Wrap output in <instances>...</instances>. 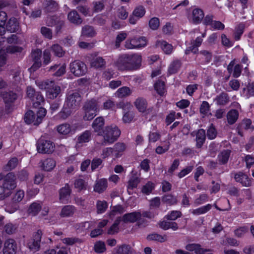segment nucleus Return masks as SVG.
<instances>
[{"mask_svg": "<svg viewBox=\"0 0 254 254\" xmlns=\"http://www.w3.org/2000/svg\"><path fill=\"white\" fill-rule=\"evenodd\" d=\"M15 187V176L11 173H8L4 178L2 186L0 187V199L3 200L9 196Z\"/></svg>", "mask_w": 254, "mask_h": 254, "instance_id": "1", "label": "nucleus"}, {"mask_svg": "<svg viewBox=\"0 0 254 254\" xmlns=\"http://www.w3.org/2000/svg\"><path fill=\"white\" fill-rule=\"evenodd\" d=\"M80 101L81 97L78 92H74L69 93L64 105L63 112L67 115H69L78 107Z\"/></svg>", "mask_w": 254, "mask_h": 254, "instance_id": "2", "label": "nucleus"}, {"mask_svg": "<svg viewBox=\"0 0 254 254\" xmlns=\"http://www.w3.org/2000/svg\"><path fill=\"white\" fill-rule=\"evenodd\" d=\"M46 114V110L43 108L39 109L36 115L32 111H28L25 115L24 120L28 124L33 123L34 125H38L41 123Z\"/></svg>", "mask_w": 254, "mask_h": 254, "instance_id": "3", "label": "nucleus"}, {"mask_svg": "<svg viewBox=\"0 0 254 254\" xmlns=\"http://www.w3.org/2000/svg\"><path fill=\"white\" fill-rule=\"evenodd\" d=\"M121 131L116 126L107 127L103 132L102 136L105 142L112 143L119 137Z\"/></svg>", "mask_w": 254, "mask_h": 254, "instance_id": "4", "label": "nucleus"}, {"mask_svg": "<svg viewBox=\"0 0 254 254\" xmlns=\"http://www.w3.org/2000/svg\"><path fill=\"white\" fill-rule=\"evenodd\" d=\"M147 44V39L145 37H133L127 39L125 44L127 49H140L145 47Z\"/></svg>", "mask_w": 254, "mask_h": 254, "instance_id": "5", "label": "nucleus"}, {"mask_svg": "<svg viewBox=\"0 0 254 254\" xmlns=\"http://www.w3.org/2000/svg\"><path fill=\"white\" fill-rule=\"evenodd\" d=\"M84 115L83 119L84 120H91L97 115L98 111L97 103L96 100H93L87 102L84 106Z\"/></svg>", "mask_w": 254, "mask_h": 254, "instance_id": "6", "label": "nucleus"}, {"mask_svg": "<svg viewBox=\"0 0 254 254\" xmlns=\"http://www.w3.org/2000/svg\"><path fill=\"white\" fill-rule=\"evenodd\" d=\"M124 211L123 207L121 205L116 206L113 207L111 211L110 217L113 219L114 217L117 218L116 220L113 225L108 230V233L109 234H114V233L118 232V224L121 221V218L119 216L120 214L123 213Z\"/></svg>", "mask_w": 254, "mask_h": 254, "instance_id": "7", "label": "nucleus"}, {"mask_svg": "<svg viewBox=\"0 0 254 254\" xmlns=\"http://www.w3.org/2000/svg\"><path fill=\"white\" fill-rule=\"evenodd\" d=\"M71 72L76 76H80L85 74L87 68L85 64L79 60H75L69 64Z\"/></svg>", "mask_w": 254, "mask_h": 254, "instance_id": "8", "label": "nucleus"}, {"mask_svg": "<svg viewBox=\"0 0 254 254\" xmlns=\"http://www.w3.org/2000/svg\"><path fill=\"white\" fill-rule=\"evenodd\" d=\"M120 108H122L124 112L122 120L125 123H130L134 117L133 113L130 111L132 106L128 103H122L120 104Z\"/></svg>", "mask_w": 254, "mask_h": 254, "instance_id": "9", "label": "nucleus"}, {"mask_svg": "<svg viewBox=\"0 0 254 254\" xmlns=\"http://www.w3.org/2000/svg\"><path fill=\"white\" fill-rule=\"evenodd\" d=\"M55 145L50 140L40 139L38 142L37 149L42 153H50L54 151Z\"/></svg>", "mask_w": 254, "mask_h": 254, "instance_id": "10", "label": "nucleus"}, {"mask_svg": "<svg viewBox=\"0 0 254 254\" xmlns=\"http://www.w3.org/2000/svg\"><path fill=\"white\" fill-rule=\"evenodd\" d=\"M17 250V245L14 240L7 239L5 240L2 249L3 254H16Z\"/></svg>", "mask_w": 254, "mask_h": 254, "instance_id": "11", "label": "nucleus"}, {"mask_svg": "<svg viewBox=\"0 0 254 254\" xmlns=\"http://www.w3.org/2000/svg\"><path fill=\"white\" fill-rule=\"evenodd\" d=\"M50 86H48L46 91V96L47 98L54 99L57 98L61 93V89L60 86L56 84L54 81L50 82Z\"/></svg>", "mask_w": 254, "mask_h": 254, "instance_id": "12", "label": "nucleus"}, {"mask_svg": "<svg viewBox=\"0 0 254 254\" xmlns=\"http://www.w3.org/2000/svg\"><path fill=\"white\" fill-rule=\"evenodd\" d=\"M42 235V231L41 230L37 231L34 236L33 239L28 243V247L31 251L35 252L39 250Z\"/></svg>", "mask_w": 254, "mask_h": 254, "instance_id": "13", "label": "nucleus"}, {"mask_svg": "<svg viewBox=\"0 0 254 254\" xmlns=\"http://www.w3.org/2000/svg\"><path fill=\"white\" fill-rule=\"evenodd\" d=\"M125 58L130 66V69L138 67L141 64L142 59L140 55H125Z\"/></svg>", "mask_w": 254, "mask_h": 254, "instance_id": "14", "label": "nucleus"}, {"mask_svg": "<svg viewBox=\"0 0 254 254\" xmlns=\"http://www.w3.org/2000/svg\"><path fill=\"white\" fill-rule=\"evenodd\" d=\"M42 52L39 49H36L32 52V57L34 60V63L32 66L29 68L30 72L34 71L41 65V58Z\"/></svg>", "mask_w": 254, "mask_h": 254, "instance_id": "15", "label": "nucleus"}, {"mask_svg": "<svg viewBox=\"0 0 254 254\" xmlns=\"http://www.w3.org/2000/svg\"><path fill=\"white\" fill-rule=\"evenodd\" d=\"M204 17V13L203 11L199 8H194L191 14L189 16V18L190 21L194 23H199Z\"/></svg>", "mask_w": 254, "mask_h": 254, "instance_id": "16", "label": "nucleus"}, {"mask_svg": "<svg viewBox=\"0 0 254 254\" xmlns=\"http://www.w3.org/2000/svg\"><path fill=\"white\" fill-rule=\"evenodd\" d=\"M71 190L68 184L60 189L59 191V198L61 202L65 203L68 202Z\"/></svg>", "mask_w": 254, "mask_h": 254, "instance_id": "17", "label": "nucleus"}, {"mask_svg": "<svg viewBox=\"0 0 254 254\" xmlns=\"http://www.w3.org/2000/svg\"><path fill=\"white\" fill-rule=\"evenodd\" d=\"M141 216L140 212L135 211L125 214L121 220L125 223H133L139 220Z\"/></svg>", "mask_w": 254, "mask_h": 254, "instance_id": "18", "label": "nucleus"}, {"mask_svg": "<svg viewBox=\"0 0 254 254\" xmlns=\"http://www.w3.org/2000/svg\"><path fill=\"white\" fill-rule=\"evenodd\" d=\"M56 165V161L53 158H49L41 161L40 166L45 171H51Z\"/></svg>", "mask_w": 254, "mask_h": 254, "instance_id": "19", "label": "nucleus"}, {"mask_svg": "<svg viewBox=\"0 0 254 254\" xmlns=\"http://www.w3.org/2000/svg\"><path fill=\"white\" fill-rule=\"evenodd\" d=\"M104 125V120L102 117L97 118L92 124V127L94 131L97 132L98 135H102L104 130L103 127Z\"/></svg>", "mask_w": 254, "mask_h": 254, "instance_id": "20", "label": "nucleus"}, {"mask_svg": "<svg viewBox=\"0 0 254 254\" xmlns=\"http://www.w3.org/2000/svg\"><path fill=\"white\" fill-rule=\"evenodd\" d=\"M134 105L138 111L142 113L147 114L149 112L147 109V104L146 101L141 98H137L134 102Z\"/></svg>", "mask_w": 254, "mask_h": 254, "instance_id": "21", "label": "nucleus"}, {"mask_svg": "<svg viewBox=\"0 0 254 254\" xmlns=\"http://www.w3.org/2000/svg\"><path fill=\"white\" fill-rule=\"evenodd\" d=\"M108 187L107 181L105 179H101L96 181L94 186V191L99 193L104 192Z\"/></svg>", "mask_w": 254, "mask_h": 254, "instance_id": "22", "label": "nucleus"}, {"mask_svg": "<svg viewBox=\"0 0 254 254\" xmlns=\"http://www.w3.org/2000/svg\"><path fill=\"white\" fill-rule=\"evenodd\" d=\"M49 71L55 72L53 75L55 76H61L65 73L66 65L65 64H55L50 67Z\"/></svg>", "mask_w": 254, "mask_h": 254, "instance_id": "23", "label": "nucleus"}, {"mask_svg": "<svg viewBox=\"0 0 254 254\" xmlns=\"http://www.w3.org/2000/svg\"><path fill=\"white\" fill-rule=\"evenodd\" d=\"M187 251H194L196 254H204L205 252L208 251V250L204 249L201 247V246L197 244H189L186 245L185 247Z\"/></svg>", "mask_w": 254, "mask_h": 254, "instance_id": "24", "label": "nucleus"}, {"mask_svg": "<svg viewBox=\"0 0 254 254\" xmlns=\"http://www.w3.org/2000/svg\"><path fill=\"white\" fill-rule=\"evenodd\" d=\"M112 148L114 151V158H117L122 155L123 152L126 148V147L124 143L118 142L115 144Z\"/></svg>", "mask_w": 254, "mask_h": 254, "instance_id": "25", "label": "nucleus"}, {"mask_svg": "<svg viewBox=\"0 0 254 254\" xmlns=\"http://www.w3.org/2000/svg\"><path fill=\"white\" fill-rule=\"evenodd\" d=\"M116 66L118 69L121 70L130 69V66L129 65L128 62L125 60V55L120 57L116 64Z\"/></svg>", "mask_w": 254, "mask_h": 254, "instance_id": "26", "label": "nucleus"}, {"mask_svg": "<svg viewBox=\"0 0 254 254\" xmlns=\"http://www.w3.org/2000/svg\"><path fill=\"white\" fill-rule=\"evenodd\" d=\"M91 133L89 130H86L79 135L77 139L76 145L78 146L80 144L88 142L91 138Z\"/></svg>", "mask_w": 254, "mask_h": 254, "instance_id": "27", "label": "nucleus"}, {"mask_svg": "<svg viewBox=\"0 0 254 254\" xmlns=\"http://www.w3.org/2000/svg\"><path fill=\"white\" fill-rule=\"evenodd\" d=\"M196 146L200 148L203 145L205 139V132L203 129H199L196 133Z\"/></svg>", "mask_w": 254, "mask_h": 254, "instance_id": "28", "label": "nucleus"}, {"mask_svg": "<svg viewBox=\"0 0 254 254\" xmlns=\"http://www.w3.org/2000/svg\"><path fill=\"white\" fill-rule=\"evenodd\" d=\"M19 29V23L17 19L15 18H10L7 25L6 29L10 32H15Z\"/></svg>", "mask_w": 254, "mask_h": 254, "instance_id": "29", "label": "nucleus"}, {"mask_svg": "<svg viewBox=\"0 0 254 254\" xmlns=\"http://www.w3.org/2000/svg\"><path fill=\"white\" fill-rule=\"evenodd\" d=\"M68 19L70 22L76 24H80L82 20L79 15L75 10H72L70 12L67 16Z\"/></svg>", "mask_w": 254, "mask_h": 254, "instance_id": "30", "label": "nucleus"}, {"mask_svg": "<svg viewBox=\"0 0 254 254\" xmlns=\"http://www.w3.org/2000/svg\"><path fill=\"white\" fill-rule=\"evenodd\" d=\"M156 46L160 47L162 50L167 54H170L173 51V47L171 44L167 43L164 41H158Z\"/></svg>", "mask_w": 254, "mask_h": 254, "instance_id": "31", "label": "nucleus"}, {"mask_svg": "<svg viewBox=\"0 0 254 254\" xmlns=\"http://www.w3.org/2000/svg\"><path fill=\"white\" fill-rule=\"evenodd\" d=\"M115 251L118 254H132L133 252L132 249L128 245H123L118 246Z\"/></svg>", "mask_w": 254, "mask_h": 254, "instance_id": "32", "label": "nucleus"}, {"mask_svg": "<svg viewBox=\"0 0 254 254\" xmlns=\"http://www.w3.org/2000/svg\"><path fill=\"white\" fill-rule=\"evenodd\" d=\"M211 208L212 205L210 204H207L206 205L192 210L191 213L194 215H199L206 213L209 211Z\"/></svg>", "mask_w": 254, "mask_h": 254, "instance_id": "33", "label": "nucleus"}, {"mask_svg": "<svg viewBox=\"0 0 254 254\" xmlns=\"http://www.w3.org/2000/svg\"><path fill=\"white\" fill-rule=\"evenodd\" d=\"M75 211V208L73 206L66 205L64 206L61 212V217H69L72 215Z\"/></svg>", "mask_w": 254, "mask_h": 254, "instance_id": "34", "label": "nucleus"}, {"mask_svg": "<svg viewBox=\"0 0 254 254\" xmlns=\"http://www.w3.org/2000/svg\"><path fill=\"white\" fill-rule=\"evenodd\" d=\"M131 93L130 89L126 86L119 88L115 93V96L118 98H123L129 95Z\"/></svg>", "mask_w": 254, "mask_h": 254, "instance_id": "35", "label": "nucleus"}, {"mask_svg": "<svg viewBox=\"0 0 254 254\" xmlns=\"http://www.w3.org/2000/svg\"><path fill=\"white\" fill-rule=\"evenodd\" d=\"M202 41V39L201 38L197 37L195 40L194 43L191 47H190L186 50V54H189L190 52H192L194 54L198 52L197 47H199Z\"/></svg>", "mask_w": 254, "mask_h": 254, "instance_id": "36", "label": "nucleus"}, {"mask_svg": "<svg viewBox=\"0 0 254 254\" xmlns=\"http://www.w3.org/2000/svg\"><path fill=\"white\" fill-rule=\"evenodd\" d=\"M6 20V13L4 11H0V35L1 36L3 35L5 32L4 26Z\"/></svg>", "mask_w": 254, "mask_h": 254, "instance_id": "37", "label": "nucleus"}, {"mask_svg": "<svg viewBox=\"0 0 254 254\" xmlns=\"http://www.w3.org/2000/svg\"><path fill=\"white\" fill-rule=\"evenodd\" d=\"M57 131L60 134L66 135L72 131L70 126L68 124H64L57 127Z\"/></svg>", "mask_w": 254, "mask_h": 254, "instance_id": "38", "label": "nucleus"}, {"mask_svg": "<svg viewBox=\"0 0 254 254\" xmlns=\"http://www.w3.org/2000/svg\"><path fill=\"white\" fill-rule=\"evenodd\" d=\"M95 35V31L93 28L90 26H85L83 27L81 33V37H93Z\"/></svg>", "mask_w": 254, "mask_h": 254, "instance_id": "39", "label": "nucleus"}, {"mask_svg": "<svg viewBox=\"0 0 254 254\" xmlns=\"http://www.w3.org/2000/svg\"><path fill=\"white\" fill-rule=\"evenodd\" d=\"M239 113L236 110H232L227 114V120L230 124H233L237 120Z\"/></svg>", "mask_w": 254, "mask_h": 254, "instance_id": "40", "label": "nucleus"}, {"mask_svg": "<svg viewBox=\"0 0 254 254\" xmlns=\"http://www.w3.org/2000/svg\"><path fill=\"white\" fill-rule=\"evenodd\" d=\"M41 208V205L39 203L33 202L30 206L28 212L30 214L35 216L38 214Z\"/></svg>", "mask_w": 254, "mask_h": 254, "instance_id": "41", "label": "nucleus"}, {"mask_svg": "<svg viewBox=\"0 0 254 254\" xmlns=\"http://www.w3.org/2000/svg\"><path fill=\"white\" fill-rule=\"evenodd\" d=\"M101 156L103 159H108L112 158L113 159H115L114 156V151L112 147L105 148L102 150Z\"/></svg>", "mask_w": 254, "mask_h": 254, "instance_id": "42", "label": "nucleus"}, {"mask_svg": "<svg viewBox=\"0 0 254 254\" xmlns=\"http://www.w3.org/2000/svg\"><path fill=\"white\" fill-rule=\"evenodd\" d=\"M105 65L104 60L101 57H97L94 59L91 62V65L95 68H99Z\"/></svg>", "mask_w": 254, "mask_h": 254, "instance_id": "43", "label": "nucleus"}, {"mask_svg": "<svg viewBox=\"0 0 254 254\" xmlns=\"http://www.w3.org/2000/svg\"><path fill=\"white\" fill-rule=\"evenodd\" d=\"M230 153V150L222 151L218 157L219 161L222 164L226 163L228 160Z\"/></svg>", "mask_w": 254, "mask_h": 254, "instance_id": "44", "label": "nucleus"}, {"mask_svg": "<svg viewBox=\"0 0 254 254\" xmlns=\"http://www.w3.org/2000/svg\"><path fill=\"white\" fill-rule=\"evenodd\" d=\"M2 97L5 103H9L13 102L17 98V95L15 93L10 92L4 93Z\"/></svg>", "mask_w": 254, "mask_h": 254, "instance_id": "45", "label": "nucleus"}, {"mask_svg": "<svg viewBox=\"0 0 254 254\" xmlns=\"http://www.w3.org/2000/svg\"><path fill=\"white\" fill-rule=\"evenodd\" d=\"M51 50L54 55L58 57H62L64 54L62 48L58 44H54L51 47Z\"/></svg>", "mask_w": 254, "mask_h": 254, "instance_id": "46", "label": "nucleus"}, {"mask_svg": "<svg viewBox=\"0 0 254 254\" xmlns=\"http://www.w3.org/2000/svg\"><path fill=\"white\" fill-rule=\"evenodd\" d=\"M200 113L204 116L210 115V106L206 101H203L200 107Z\"/></svg>", "mask_w": 254, "mask_h": 254, "instance_id": "47", "label": "nucleus"}, {"mask_svg": "<svg viewBox=\"0 0 254 254\" xmlns=\"http://www.w3.org/2000/svg\"><path fill=\"white\" fill-rule=\"evenodd\" d=\"M148 25L149 28L153 30L158 29L160 26L159 19L156 17L151 18L149 20Z\"/></svg>", "mask_w": 254, "mask_h": 254, "instance_id": "48", "label": "nucleus"}, {"mask_svg": "<svg viewBox=\"0 0 254 254\" xmlns=\"http://www.w3.org/2000/svg\"><path fill=\"white\" fill-rule=\"evenodd\" d=\"M146 12L145 8L143 6H138L135 8L132 13L139 19L144 16Z\"/></svg>", "mask_w": 254, "mask_h": 254, "instance_id": "49", "label": "nucleus"}, {"mask_svg": "<svg viewBox=\"0 0 254 254\" xmlns=\"http://www.w3.org/2000/svg\"><path fill=\"white\" fill-rule=\"evenodd\" d=\"M6 64V52L4 47L0 49V72L3 69Z\"/></svg>", "mask_w": 254, "mask_h": 254, "instance_id": "50", "label": "nucleus"}, {"mask_svg": "<svg viewBox=\"0 0 254 254\" xmlns=\"http://www.w3.org/2000/svg\"><path fill=\"white\" fill-rule=\"evenodd\" d=\"M97 212L98 213H103L105 211L108 207L106 201L103 200H98L96 204Z\"/></svg>", "mask_w": 254, "mask_h": 254, "instance_id": "51", "label": "nucleus"}, {"mask_svg": "<svg viewBox=\"0 0 254 254\" xmlns=\"http://www.w3.org/2000/svg\"><path fill=\"white\" fill-rule=\"evenodd\" d=\"M147 239L149 240H155L160 242H164L167 240L166 236H161L157 234H153L148 236Z\"/></svg>", "mask_w": 254, "mask_h": 254, "instance_id": "52", "label": "nucleus"}, {"mask_svg": "<svg viewBox=\"0 0 254 254\" xmlns=\"http://www.w3.org/2000/svg\"><path fill=\"white\" fill-rule=\"evenodd\" d=\"M74 187L77 189L78 190H85L86 189L87 184L85 181L81 179H78L75 181Z\"/></svg>", "mask_w": 254, "mask_h": 254, "instance_id": "53", "label": "nucleus"}, {"mask_svg": "<svg viewBox=\"0 0 254 254\" xmlns=\"http://www.w3.org/2000/svg\"><path fill=\"white\" fill-rule=\"evenodd\" d=\"M116 15L120 19L125 20L128 16V12L126 9L122 6L118 9Z\"/></svg>", "mask_w": 254, "mask_h": 254, "instance_id": "54", "label": "nucleus"}, {"mask_svg": "<svg viewBox=\"0 0 254 254\" xmlns=\"http://www.w3.org/2000/svg\"><path fill=\"white\" fill-rule=\"evenodd\" d=\"M181 65V63L179 61L173 62L170 65L168 71L170 74H173L177 71Z\"/></svg>", "mask_w": 254, "mask_h": 254, "instance_id": "55", "label": "nucleus"}, {"mask_svg": "<svg viewBox=\"0 0 254 254\" xmlns=\"http://www.w3.org/2000/svg\"><path fill=\"white\" fill-rule=\"evenodd\" d=\"M154 188V184L151 182H148L146 185L143 186L142 192L143 193L148 194L151 192Z\"/></svg>", "mask_w": 254, "mask_h": 254, "instance_id": "56", "label": "nucleus"}, {"mask_svg": "<svg viewBox=\"0 0 254 254\" xmlns=\"http://www.w3.org/2000/svg\"><path fill=\"white\" fill-rule=\"evenodd\" d=\"M162 200L164 202L169 205H173L177 203V198L172 195H167L164 196Z\"/></svg>", "mask_w": 254, "mask_h": 254, "instance_id": "57", "label": "nucleus"}, {"mask_svg": "<svg viewBox=\"0 0 254 254\" xmlns=\"http://www.w3.org/2000/svg\"><path fill=\"white\" fill-rule=\"evenodd\" d=\"M17 227L11 223H8L4 226V230L8 234H12L16 230Z\"/></svg>", "mask_w": 254, "mask_h": 254, "instance_id": "58", "label": "nucleus"}, {"mask_svg": "<svg viewBox=\"0 0 254 254\" xmlns=\"http://www.w3.org/2000/svg\"><path fill=\"white\" fill-rule=\"evenodd\" d=\"M248 231V229L246 227H241L236 229L234 231L235 235L238 237L241 238L243 237Z\"/></svg>", "mask_w": 254, "mask_h": 254, "instance_id": "59", "label": "nucleus"}, {"mask_svg": "<svg viewBox=\"0 0 254 254\" xmlns=\"http://www.w3.org/2000/svg\"><path fill=\"white\" fill-rule=\"evenodd\" d=\"M127 37V33L125 32H121L118 34L116 37L115 45L117 48H118L120 43L124 40Z\"/></svg>", "mask_w": 254, "mask_h": 254, "instance_id": "60", "label": "nucleus"}, {"mask_svg": "<svg viewBox=\"0 0 254 254\" xmlns=\"http://www.w3.org/2000/svg\"><path fill=\"white\" fill-rule=\"evenodd\" d=\"M154 87L158 93L160 95L163 94L165 92V84L163 81H158L155 85Z\"/></svg>", "mask_w": 254, "mask_h": 254, "instance_id": "61", "label": "nucleus"}, {"mask_svg": "<svg viewBox=\"0 0 254 254\" xmlns=\"http://www.w3.org/2000/svg\"><path fill=\"white\" fill-rule=\"evenodd\" d=\"M139 182L138 178L136 177H131L128 182V189H133L137 187L138 184Z\"/></svg>", "mask_w": 254, "mask_h": 254, "instance_id": "62", "label": "nucleus"}, {"mask_svg": "<svg viewBox=\"0 0 254 254\" xmlns=\"http://www.w3.org/2000/svg\"><path fill=\"white\" fill-rule=\"evenodd\" d=\"M215 101L218 104L224 105L228 102V98L226 94H222L216 98Z\"/></svg>", "mask_w": 254, "mask_h": 254, "instance_id": "63", "label": "nucleus"}, {"mask_svg": "<svg viewBox=\"0 0 254 254\" xmlns=\"http://www.w3.org/2000/svg\"><path fill=\"white\" fill-rule=\"evenodd\" d=\"M94 250L96 252L102 253L105 251L106 247L104 242L99 241L94 245Z\"/></svg>", "mask_w": 254, "mask_h": 254, "instance_id": "64", "label": "nucleus"}]
</instances>
